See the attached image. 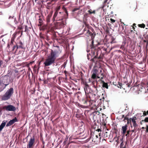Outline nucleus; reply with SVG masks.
I'll return each mask as SVG.
<instances>
[{
    "label": "nucleus",
    "instance_id": "1",
    "mask_svg": "<svg viewBox=\"0 0 148 148\" xmlns=\"http://www.w3.org/2000/svg\"><path fill=\"white\" fill-rule=\"evenodd\" d=\"M87 96L84 98H81L82 101L83 103L84 104L87 106H90L91 108H96L95 106V108L93 106V104L90 101H95V98L96 97V94L92 92L89 93V94H87Z\"/></svg>",
    "mask_w": 148,
    "mask_h": 148
},
{
    "label": "nucleus",
    "instance_id": "2",
    "mask_svg": "<svg viewBox=\"0 0 148 148\" xmlns=\"http://www.w3.org/2000/svg\"><path fill=\"white\" fill-rule=\"evenodd\" d=\"M61 12H55L53 18L52 20L53 21L56 20V21H60V22H57L58 25H59L60 27H64V24L62 20L63 19V16L61 14Z\"/></svg>",
    "mask_w": 148,
    "mask_h": 148
},
{
    "label": "nucleus",
    "instance_id": "3",
    "mask_svg": "<svg viewBox=\"0 0 148 148\" xmlns=\"http://www.w3.org/2000/svg\"><path fill=\"white\" fill-rule=\"evenodd\" d=\"M58 51H53L51 50V55L47 58V66H49L54 62V61L56 58V55L58 53Z\"/></svg>",
    "mask_w": 148,
    "mask_h": 148
},
{
    "label": "nucleus",
    "instance_id": "4",
    "mask_svg": "<svg viewBox=\"0 0 148 148\" xmlns=\"http://www.w3.org/2000/svg\"><path fill=\"white\" fill-rule=\"evenodd\" d=\"M95 45H94V40L92 41L91 44L90 45V48L91 49L92 53L95 56L94 58L92 59L93 62H95L94 60L97 58V56L99 53V51L95 48Z\"/></svg>",
    "mask_w": 148,
    "mask_h": 148
},
{
    "label": "nucleus",
    "instance_id": "5",
    "mask_svg": "<svg viewBox=\"0 0 148 148\" xmlns=\"http://www.w3.org/2000/svg\"><path fill=\"white\" fill-rule=\"evenodd\" d=\"M13 93V89L12 88H10L8 90L5 94L2 96L1 99L3 100H6L10 98Z\"/></svg>",
    "mask_w": 148,
    "mask_h": 148
},
{
    "label": "nucleus",
    "instance_id": "6",
    "mask_svg": "<svg viewBox=\"0 0 148 148\" xmlns=\"http://www.w3.org/2000/svg\"><path fill=\"white\" fill-rule=\"evenodd\" d=\"M35 139L34 136L31 137L28 142L27 145V148H33L35 145Z\"/></svg>",
    "mask_w": 148,
    "mask_h": 148
},
{
    "label": "nucleus",
    "instance_id": "7",
    "mask_svg": "<svg viewBox=\"0 0 148 148\" xmlns=\"http://www.w3.org/2000/svg\"><path fill=\"white\" fill-rule=\"evenodd\" d=\"M84 89L86 93V96H87V94H89L90 93L92 92V90L91 89L88 85L87 83L85 84Z\"/></svg>",
    "mask_w": 148,
    "mask_h": 148
},
{
    "label": "nucleus",
    "instance_id": "8",
    "mask_svg": "<svg viewBox=\"0 0 148 148\" xmlns=\"http://www.w3.org/2000/svg\"><path fill=\"white\" fill-rule=\"evenodd\" d=\"M100 75H96L95 74L92 73L91 76V78L93 79H95L97 78L99 79L101 78V79H102L103 78V73H102V70L100 71Z\"/></svg>",
    "mask_w": 148,
    "mask_h": 148
},
{
    "label": "nucleus",
    "instance_id": "9",
    "mask_svg": "<svg viewBox=\"0 0 148 148\" xmlns=\"http://www.w3.org/2000/svg\"><path fill=\"white\" fill-rule=\"evenodd\" d=\"M3 109H5L7 111H14L16 110V108L12 105H8L7 106H4Z\"/></svg>",
    "mask_w": 148,
    "mask_h": 148
},
{
    "label": "nucleus",
    "instance_id": "10",
    "mask_svg": "<svg viewBox=\"0 0 148 148\" xmlns=\"http://www.w3.org/2000/svg\"><path fill=\"white\" fill-rule=\"evenodd\" d=\"M136 117L135 116H133L132 118H130V120H132V121L133 123V126L135 128H137L138 127V125L136 121Z\"/></svg>",
    "mask_w": 148,
    "mask_h": 148
},
{
    "label": "nucleus",
    "instance_id": "11",
    "mask_svg": "<svg viewBox=\"0 0 148 148\" xmlns=\"http://www.w3.org/2000/svg\"><path fill=\"white\" fill-rule=\"evenodd\" d=\"M18 120L17 119L16 117H15L14 119H12V120H10L8 123L6 125V127H8L10 126L12 124H13L15 122H17Z\"/></svg>",
    "mask_w": 148,
    "mask_h": 148
},
{
    "label": "nucleus",
    "instance_id": "12",
    "mask_svg": "<svg viewBox=\"0 0 148 148\" xmlns=\"http://www.w3.org/2000/svg\"><path fill=\"white\" fill-rule=\"evenodd\" d=\"M40 37L41 38V41L42 45H44V46H45L46 45V42L45 40L46 36L43 35L40 36Z\"/></svg>",
    "mask_w": 148,
    "mask_h": 148
},
{
    "label": "nucleus",
    "instance_id": "13",
    "mask_svg": "<svg viewBox=\"0 0 148 148\" xmlns=\"http://www.w3.org/2000/svg\"><path fill=\"white\" fill-rule=\"evenodd\" d=\"M25 49L20 48L17 47L15 51V53L17 54L21 53Z\"/></svg>",
    "mask_w": 148,
    "mask_h": 148
},
{
    "label": "nucleus",
    "instance_id": "14",
    "mask_svg": "<svg viewBox=\"0 0 148 148\" xmlns=\"http://www.w3.org/2000/svg\"><path fill=\"white\" fill-rule=\"evenodd\" d=\"M45 64V66L46 67V59L44 58H42L40 60L39 64V65L41 64Z\"/></svg>",
    "mask_w": 148,
    "mask_h": 148
},
{
    "label": "nucleus",
    "instance_id": "15",
    "mask_svg": "<svg viewBox=\"0 0 148 148\" xmlns=\"http://www.w3.org/2000/svg\"><path fill=\"white\" fill-rule=\"evenodd\" d=\"M16 34L15 33H14L12 35V37L11 38V42L10 43V45L11 46H12V45H13V42L14 41L16 37Z\"/></svg>",
    "mask_w": 148,
    "mask_h": 148
},
{
    "label": "nucleus",
    "instance_id": "16",
    "mask_svg": "<svg viewBox=\"0 0 148 148\" xmlns=\"http://www.w3.org/2000/svg\"><path fill=\"white\" fill-rule=\"evenodd\" d=\"M101 130L100 129L98 128L96 130L95 132V134H97V133H98V135H99V139H101Z\"/></svg>",
    "mask_w": 148,
    "mask_h": 148
},
{
    "label": "nucleus",
    "instance_id": "17",
    "mask_svg": "<svg viewBox=\"0 0 148 148\" xmlns=\"http://www.w3.org/2000/svg\"><path fill=\"white\" fill-rule=\"evenodd\" d=\"M17 46V47L20 48L25 49L23 43L21 41H19V43L16 44Z\"/></svg>",
    "mask_w": 148,
    "mask_h": 148
},
{
    "label": "nucleus",
    "instance_id": "18",
    "mask_svg": "<svg viewBox=\"0 0 148 148\" xmlns=\"http://www.w3.org/2000/svg\"><path fill=\"white\" fill-rule=\"evenodd\" d=\"M127 129V125H125L124 126L122 127L121 130L122 131V133L125 134L126 132V130Z\"/></svg>",
    "mask_w": 148,
    "mask_h": 148
},
{
    "label": "nucleus",
    "instance_id": "19",
    "mask_svg": "<svg viewBox=\"0 0 148 148\" xmlns=\"http://www.w3.org/2000/svg\"><path fill=\"white\" fill-rule=\"evenodd\" d=\"M6 124V122L5 121H3L0 125V132L1 131L2 129L5 127Z\"/></svg>",
    "mask_w": 148,
    "mask_h": 148
},
{
    "label": "nucleus",
    "instance_id": "20",
    "mask_svg": "<svg viewBox=\"0 0 148 148\" xmlns=\"http://www.w3.org/2000/svg\"><path fill=\"white\" fill-rule=\"evenodd\" d=\"M52 13H53V12L52 11H51L50 12V13L48 15L47 17V23H48L49 22V21H50L49 18L50 17H51V16L52 15Z\"/></svg>",
    "mask_w": 148,
    "mask_h": 148
},
{
    "label": "nucleus",
    "instance_id": "21",
    "mask_svg": "<svg viewBox=\"0 0 148 148\" xmlns=\"http://www.w3.org/2000/svg\"><path fill=\"white\" fill-rule=\"evenodd\" d=\"M92 73L96 75H100V72L98 73V70L96 69H93L92 70Z\"/></svg>",
    "mask_w": 148,
    "mask_h": 148
},
{
    "label": "nucleus",
    "instance_id": "22",
    "mask_svg": "<svg viewBox=\"0 0 148 148\" xmlns=\"http://www.w3.org/2000/svg\"><path fill=\"white\" fill-rule=\"evenodd\" d=\"M102 83L103 84L102 86L103 87L106 88L107 89L108 88V84L107 83H105L104 81H101Z\"/></svg>",
    "mask_w": 148,
    "mask_h": 148
},
{
    "label": "nucleus",
    "instance_id": "23",
    "mask_svg": "<svg viewBox=\"0 0 148 148\" xmlns=\"http://www.w3.org/2000/svg\"><path fill=\"white\" fill-rule=\"evenodd\" d=\"M88 12L90 14H95L96 11L95 10H92V9H90L88 11Z\"/></svg>",
    "mask_w": 148,
    "mask_h": 148
},
{
    "label": "nucleus",
    "instance_id": "24",
    "mask_svg": "<svg viewBox=\"0 0 148 148\" xmlns=\"http://www.w3.org/2000/svg\"><path fill=\"white\" fill-rule=\"evenodd\" d=\"M146 42V49L147 48V47L148 46V40H143V45H145V43Z\"/></svg>",
    "mask_w": 148,
    "mask_h": 148
},
{
    "label": "nucleus",
    "instance_id": "25",
    "mask_svg": "<svg viewBox=\"0 0 148 148\" xmlns=\"http://www.w3.org/2000/svg\"><path fill=\"white\" fill-rule=\"evenodd\" d=\"M80 9V7H77L74 8L72 10V12H75L78 11V10H79Z\"/></svg>",
    "mask_w": 148,
    "mask_h": 148
},
{
    "label": "nucleus",
    "instance_id": "26",
    "mask_svg": "<svg viewBox=\"0 0 148 148\" xmlns=\"http://www.w3.org/2000/svg\"><path fill=\"white\" fill-rule=\"evenodd\" d=\"M92 87L94 88L95 90H94L93 92L95 93L96 94H97V93L98 92V90H97V86L95 85L93 86Z\"/></svg>",
    "mask_w": 148,
    "mask_h": 148
},
{
    "label": "nucleus",
    "instance_id": "27",
    "mask_svg": "<svg viewBox=\"0 0 148 148\" xmlns=\"http://www.w3.org/2000/svg\"><path fill=\"white\" fill-rule=\"evenodd\" d=\"M121 141H122V142L120 144V148H125V146H124V144L123 143V141H122V139H121Z\"/></svg>",
    "mask_w": 148,
    "mask_h": 148
},
{
    "label": "nucleus",
    "instance_id": "28",
    "mask_svg": "<svg viewBox=\"0 0 148 148\" xmlns=\"http://www.w3.org/2000/svg\"><path fill=\"white\" fill-rule=\"evenodd\" d=\"M46 29V25H44L40 28V29L42 30H45Z\"/></svg>",
    "mask_w": 148,
    "mask_h": 148
},
{
    "label": "nucleus",
    "instance_id": "29",
    "mask_svg": "<svg viewBox=\"0 0 148 148\" xmlns=\"http://www.w3.org/2000/svg\"><path fill=\"white\" fill-rule=\"evenodd\" d=\"M119 30H120L121 31H122L123 30H124V26L122 25H121V26H120L119 27Z\"/></svg>",
    "mask_w": 148,
    "mask_h": 148
},
{
    "label": "nucleus",
    "instance_id": "30",
    "mask_svg": "<svg viewBox=\"0 0 148 148\" xmlns=\"http://www.w3.org/2000/svg\"><path fill=\"white\" fill-rule=\"evenodd\" d=\"M127 124H128L129 123H130V125H131V127H132V123H131L132 121V120H130V118L129 119H128L127 120Z\"/></svg>",
    "mask_w": 148,
    "mask_h": 148
},
{
    "label": "nucleus",
    "instance_id": "31",
    "mask_svg": "<svg viewBox=\"0 0 148 148\" xmlns=\"http://www.w3.org/2000/svg\"><path fill=\"white\" fill-rule=\"evenodd\" d=\"M87 33L89 35H90L92 37V36H93V34L92 33V32H91L90 30H88L87 32Z\"/></svg>",
    "mask_w": 148,
    "mask_h": 148
},
{
    "label": "nucleus",
    "instance_id": "32",
    "mask_svg": "<svg viewBox=\"0 0 148 148\" xmlns=\"http://www.w3.org/2000/svg\"><path fill=\"white\" fill-rule=\"evenodd\" d=\"M138 26L139 27L144 28L145 27V25L144 24L142 23V24H138Z\"/></svg>",
    "mask_w": 148,
    "mask_h": 148
},
{
    "label": "nucleus",
    "instance_id": "33",
    "mask_svg": "<svg viewBox=\"0 0 148 148\" xmlns=\"http://www.w3.org/2000/svg\"><path fill=\"white\" fill-rule=\"evenodd\" d=\"M12 51H14V50L16 51V49L17 47L16 45H14V46L12 45Z\"/></svg>",
    "mask_w": 148,
    "mask_h": 148
},
{
    "label": "nucleus",
    "instance_id": "34",
    "mask_svg": "<svg viewBox=\"0 0 148 148\" xmlns=\"http://www.w3.org/2000/svg\"><path fill=\"white\" fill-rule=\"evenodd\" d=\"M60 8L61 7L60 6H58L56 7L55 12H57V13L58 12L59 10L60 9Z\"/></svg>",
    "mask_w": 148,
    "mask_h": 148
},
{
    "label": "nucleus",
    "instance_id": "35",
    "mask_svg": "<svg viewBox=\"0 0 148 148\" xmlns=\"http://www.w3.org/2000/svg\"><path fill=\"white\" fill-rule=\"evenodd\" d=\"M93 138L94 139H97V138H99V135H95L94 136H93Z\"/></svg>",
    "mask_w": 148,
    "mask_h": 148
},
{
    "label": "nucleus",
    "instance_id": "36",
    "mask_svg": "<svg viewBox=\"0 0 148 148\" xmlns=\"http://www.w3.org/2000/svg\"><path fill=\"white\" fill-rule=\"evenodd\" d=\"M92 85H93V86L95 85V84H96V85H97V82L96 80L92 82Z\"/></svg>",
    "mask_w": 148,
    "mask_h": 148
},
{
    "label": "nucleus",
    "instance_id": "37",
    "mask_svg": "<svg viewBox=\"0 0 148 148\" xmlns=\"http://www.w3.org/2000/svg\"><path fill=\"white\" fill-rule=\"evenodd\" d=\"M128 117H127V116H125L124 118V119L123 120V121H124V122H126V120L127 121V120H128Z\"/></svg>",
    "mask_w": 148,
    "mask_h": 148
},
{
    "label": "nucleus",
    "instance_id": "38",
    "mask_svg": "<svg viewBox=\"0 0 148 148\" xmlns=\"http://www.w3.org/2000/svg\"><path fill=\"white\" fill-rule=\"evenodd\" d=\"M122 84H123L122 83H120L119 82H118V85H119V86H118V87H120V88H121V87H122Z\"/></svg>",
    "mask_w": 148,
    "mask_h": 148
},
{
    "label": "nucleus",
    "instance_id": "39",
    "mask_svg": "<svg viewBox=\"0 0 148 148\" xmlns=\"http://www.w3.org/2000/svg\"><path fill=\"white\" fill-rule=\"evenodd\" d=\"M110 20L111 23H114L115 22V20H114L112 18H110Z\"/></svg>",
    "mask_w": 148,
    "mask_h": 148
},
{
    "label": "nucleus",
    "instance_id": "40",
    "mask_svg": "<svg viewBox=\"0 0 148 148\" xmlns=\"http://www.w3.org/2000/svg\"><path fill=\"white\" fill-rule=\"evenodd\" d=\"M82 12V10H80L79 9V10H78L77 14H80Z\"/></svg>",
    "mask_w": 148,
    "mask_h": 148
},
{
    "label": "nucleus",
    "instance_id": "41",
    "mask_svg": "<svg viewBox=\"0 0 148 148\" xmlns=\"http://www.w3.org/2000/svg\"><path fill=\"white\" fill-rule=\"evenodd\" d=\"M51 1V2H48L47 3L48 4H51V3H52V2L54 1V0H47V1Z\"/></svg>",
    "mask_w": 148,
    "mask_h": 148
},
{
    "label": "nucleus",
    "instance_id": "42",
    "mask_svg": "<svg viewBox=\"0 0 148 148\" xmlns=\"http://www.w3.org/2000/svg\"><path fill=\"white\" fill-rule=\"evenodd\" d=\"M144 121L145 122H148V117H146L144 119Z\"/></svg>",
    "mask_w": 148,
    "mask_h": 148
},
{
    "label": "nucleus",
    "instance_id": "43",
    "mask_svg": "<svg viewBox=\"0 0 148 148\" xmlns=\"http://www.w3.org/2000/svg\"><path fill=\"white\" fill-rule=\"evenodd\" d=\"M97 58L98 59H102V56H101V54H100V56L99 57H98V55Z\"/></svg>",
    "mask_w": 148,
    "mask_h": 148
},
{
    "label": "nucleus",
    "instance_id": "44",
    "mask_svg": "<svg viewBox=\"0 0 148 148\" xmlns=\"http://www.w3.org/2000/svg\"><path fill=\"white\" fill-rule=\"evenodd\" d=\"M18 29L19 30H21L22 29V26L21 25H20L18 27Z\"/></svg>",
    "mask_w": 148,
    "mask_h": 148
},
{
    "label": "nucleus",
    "instance_id": "45",
    "mask_svg": "<svg viewBox=\"0 0 148 148\" xmlns=\"http://www.w3.org/2000/svg\"><path fill=\"white\" fill-rule=\"evenodd\" d=\"M130 132V130H128L127 132V134H126V135H125L126 136H128V135H129V134Z\"/></svg>",
    "mask_w": 148,
    "mask_h": 148
},
{
    "label": "nucleus",
    "instance_id": "46",
    "mask_svg": "<svg viewBox=\"0 0 148 148\" xmlns=\"http://www.w3.org/2000/svg\"><path fill=\"white\" fill-rule=\"evenodd\" d=\"M146 115H147V113H146V111H144L143 112V116H146Z\"/></svg>",
    "mask_w": 148,
    "mask_h": 148
},
{
    "label": "nucleus",
    "instance_id": "47",
    "mask_svg": "<svg viewBox=\"0 0 148 148\" xmlns=\"http://www.w3.org/2000/svg\"><path fill=\"white\" fill-rule=\"evenodd\" d=\"M146 132L148 133V125H146Z\"/></svg>",
    "mask_w": 148,
    "mask_h": 148
},
{
    "label": "nucleus",
    "instance_id": "48",
    "mask_svg": "<svg viewBox=\"0 0 148 148\" xmlns=\"http://www.w3.org/2000/svg\"><path fill=\"white\" fill-rule=\"evenodd\" d=\"M137 128H134V129L133 130H131V131H132V132H134L135 131V130H136Z\"/></svg>",
    "mask_w": 148,
    "mask_h": 148
},
{
    "label": "nucleus",
    "instance_id": "49",
    "mask_svg": "<svg viewBox=\"0 0 148 148\" xmlns=\"http://www.w3.org/2000/svg\"><path fill=\"white\" fill-rule=\"evenodd\" d=\"M108 29H109L108 27H107L106 29V32L107 33L109 32V31Z\"/></svg>",
    "mask_w": 148,
    "mask_h": 148
},
{
    "label": "nucleus",
    "instance_id": "50",
    "mask_svg": "<svg viewBox=\"0 0 148 148\" xmlns=\"http://www.w3.org/2000/svg\"><path fill=\"white\" fill-rule=\"evenodd\" d=\"M42 144H43V146L42 147V148H44V144L45 143V142L43 140H42Z\"/></svg>",
    "mask_w": 148,
    "mask_h": 148
},
{
    "label": "nucleus",
    "instance_id": "51",
    "mask_svg": "<svg viewBox=\"0 0 148 148\" xmlns=\"http://www.w3.org/2000/svg\"><path fill=\"white\" fill-rule=\"evenodd\" d=\"M3 63V62L2 60H0V67L1 66Z\"/></svg>",
    "mask_w": 148,
    "mask_h": 148
},
{
    "label": "nucleus",
    "instance_id": "52",
    "mask_svg": "<svg viewBox=\"0 0 148 148\" xmlns=\"http://www.w3.org/2000/svg\"><path fill=\"white\" fill-rule=\"evenodd\" d=\"M84 74L82 73V72L80 73V75L81 77L82 78L83 77V75Z\"/></svg>",
    "mask_w": 148,
    "mask_h": 148
},
{
    "label": "nucleus",
    "instance_id": "53",
    "mask_svg": "<svg viewBox=\"0 0 148 148\" xmlns=\"http://www.w3.org/2000/svg\"><path fill=\"white\" fill-rule=\"evenodd\" d=\"M27 30V25H26L25 26V32H26Z\"/></svg>",
    "mask_w": 148,
    "mask_h": 148
},
{
    "label": "nucleus",
    "instance_id": "54",
    "mask_svg": "<svg viewBox=\"0 0 148 148\" xmlns=\"http://www.w3.org/2000/svg\"><path fill=\"white\" fill-rule=\"evenodd\" d=\"M10 44H8L7 47L8 48H9L10 47Z\"/></svg>",
    "mask_w": 148,
    "mask_h": 148
},
{
    "label": "nucleus",
    "instance_id": "55",
    "mask_svg": "<svg viewBox=\"0 0 148 148\" xmlns=\"http://www.w3.org/2000/svg\"><path fill=\"white\" fill-rule=\"evenodd\" d=\"M87 15H88V14H84V16L85 17H86L87 16Z\"/></svg>",
    "mask_w": 148,
    "mask_h": 148
},
{
    "label": "nucleus",
    "instance_id": "56",
    "mask_svg": "<svg viewBox=\"0 0 148 148\" xmlns=\"http://www.w3.org/2000/svg\"><path fill=\"white\" fill-rule=\"evenodd\" d=\"M121 117H122V118H121L122 119L123 118H124V117H125V116H124V115H122Z\"/></svg>",
    "mask_w": 148,
    "mask_h": 148
},
{
    "label": "nucleus",
    "instance_id": "57",
    "mask_svg": "<svg viewBox=\"0 0 148 148\" xmlns=\"http://www.w3.org/2000/svg\"><path fill=\"white\" fill-rule=\"evenodd\" d=\"M40 140L42 141V140H43V138L42 137L40 138Z\"/></svg>",
    "mask_w": 148,
    "mask_h": 148
},
{
    "label": "nucleus",
    "instance_id": "58",
    "mask_svg": "<svg viewBox=\"0 0 148 148\" xmlns=\"http://www.w3.org/2000/svg\"><path fill=\"white\" fill-rule=\"evenodd\" d=\"M114 40H112V41L111 42V43H114Z\"/></svg>",
    "mask_w": 148,
    "mask_h": 148
},
{
    "label": "nucleus",
    "instance_id": "59",
    "mask_svg": "<svg viewBox=\"0 0 148 148\" xmlns=\"http://www.w3.org/2000/svg\"><path fill=\"white\" fill-rule=\"evenodd\" d=\"M44 82H43V83L44 84H46V80H45L44 81Z\"/></svg>",
    "mask_w": 148,
    "mask_h": 148
},
{
    "label": "nucleus",
    "instance_id": "60",
    "mask_svg": "<svg viewBox=\"0 0 148 148\" xmlns=\"http://www.w3.org/2000/svg\"><path fill=\"white\" fill-rule=\"evenodd\" d=\"M13 17H12L11 16H10L9 17V19H10L11 18H13Z\"/></svg>",
    "mask_w": 148,
    "mask_h": 148
},
{
    "label": "nucleus",
    "instance_id": "61",
    "mask_svg": "<svg viewBox=\"0 0 148 148\" xmlns=\"http://www.w3.org/2000/svg\"><path fill=\"white\" fill-rule=\"evenodd\" d=\"M136 25V24L134 23L133 24V26H135Z\"/></svg>",
    "mask_w": 148,
    "mask_h": 148
},
{
    "label": "nucleus",
    "instance_id": "62",
    "mask_svg": "<svg viewBox=\"0 0 148 148\" xmlns=\"http://www.w3.org/2000/svg\"><path fill=\"white\" fill-rule=\"evenodd\" d=\"M8 84H4L5 85V87H6Z\"/></svg>",
    "mask_w": 148,
    "mask_h": 148
},
{
    "label": "nucleus",
    "instance_id": "63",
    "mask_svg": "<svg viewBox=\"0 0 148 148\" xmlns=\"http://www.w3.org/2000/svg\"><path fill=\"white\" fill-rule=\"evenodd\" d=\"M132 28L134 30H134V29H135V28H134V26H132Z\"/></svg>",
    "mask_w": 148,
    "mask_h": 148
},
{
    "label": "nucleus",
    "instance_id": "64",
    "mask_svg": "<svg viewBox=\"0 0 148 148\" xmlns=\"http://www.w3.org/2000/svg\"><path fill=\"white\" fill-rule=\"evenodd\" d=\"M146 113L147 114H148V111H147L146 112Z\"/></svg>",
    "mask_w": 148,
    "mask_h": 148
}]
</instances>
